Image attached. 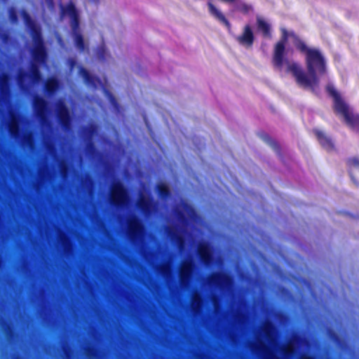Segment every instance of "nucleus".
I'll use <instances>...</instances> for the list:
<instances>
[{
	"label": "nucleus",
	"instance_id": "1",
	"mask_svg": "<svg viewBox=\"0 0 359 359\" xmlns=\"http://www.w3.org/2000/svg\"><path fill=\"white\" fill-rule=\"evenodd\" d=\"M282 36L276 43L272 64L279 72L291 73L297 84L314 90L318 86L319 76L325 72V61L319 50L308 48L292 32L280 29Z\"/></svg>",
	"mask_w": 359,
	"mask_h": 359
},
{
	"label": "nucleus",
	"instance_id": "2",
	"mask_svg": "<svg viewBox=\"0 0 359 359\" xmlns=\"http://www.w3.org/2000/svg\"><path fill=\"white\" fill-rule=\"evenodd\" d=\"M22 16L25 26L29 30L33 42L31 55L34 62L31 65L29 76L34 83H38L42 79L39 65L46 64L48 51L40 27L36 24L27 11H22Z\"/></svg>",
	"mask_w": 359,
	"mask_h": 359
},
{
	"label": "nucleus",
	"instance_id": "3",
	"mask_svg": "<svg viewBox=\"0 0 359 359\" xmlns=\"http://www.w3.org/2000/svg\"><path fill=\"white\" fill-rule=\"evenodd\" d=\"M250 348L261 359H280L276 352L280 351L285 355L292 353L293 348L290 346H280L276 341L274 326L270 322L265 323L256 333L255 341L250 343Z\"/></svg>",
	"mask_w": 359,
	"mask_h": 359
},
{
	"label": "nucleus",
	"instance_id": "4",
	"mask_svg": "<svg viewBox=\"0 0 359 359\" xmlns=\"http://www.w3.org/2000/svg\"><path fill=\"white\" fill-rule=\"evenodd\" d=\"M84 224V358L90 359V208H83Z\"/></svg>",
	"mask_w": 359,
	"mask_h": 359
},
{
	"label": "nucleus",
	"instance_id": "5",
	"mask_svg": "<svg viewBox=\"0 0 359 359\" xmlns=\"http://www.w3.org/2000/svg\"><path fill=\"white\" fill-rule=\"evenodd\" d=\"M175 212L178 224L177 226H168L166 231L170 239L182 250L185 245L189 224L196 222L198 216L194 208L184 201L177 207Z\"/></svg>",
	"mask_w": 359,
	"mask_h": 359
},
{
	"label": "nucleus",
	"instance_id": "6",
	"mask_svg": "<svg viewBox=\"0 0 359 359\" xmlns=\"http://www.w3.org/2000/svg\"><path fill=\"white\" fill-rule=\"evenodd\" d=\"M111 35V32L108 26L98 22H91V64L97 62L104 65L112 61V56L105 43Z\"/></svg>",
	"mask_w": 359,
	"mask_h": 359
},
{
	"label": "nucleus",
	"instance_id": "7",
	"mask_svg": "<svg viewBox=\"0 0 359 359\" xmlns=\"http://www.w3.org/2000/svg\"><path fill=\"white\" fill-rule=\"evenodd\" d=\"M326 89L332 97L334 111L341 114L348 125L359 131V114H353L351 112L341 95L335 90L332 84H328Z\"/></svg>",
	"mask_w": 359,
	"mask_h": 359
},
{
	"label": "nucleus",
	"instance_id": "8",
	"mask_svg": "<svg viewBox=\"0 0 359 359\" xmlns=\"http://www.w3.org/2000/svg\"><path fill=\"white\" fill-rule=\"evenodd\" d=\"M60 15L62 18L66 15L69 17L74 44L79 49L83 50L84 40L80 31L79 13L74 4L69 1L66 6L60 5Z\"/></svg>",
	"mask_w": 359,
	"mask_h": 359
},
{
	"label": "nucleus",
	"instance_id": "9",
	"mask_svg": "<svg viewBox=\"0 0 359 359\" xmlns=\"http://www.w3.org/2000/svg\"><path fill=\"white\" fill-rule=\"evenodd\" d=\"M91 89L95 88L97 91L100 92L110 103L113 110L115 112H120L119 105L116 97L111 93V88L107 83L104 75L95 76L91 73Z\"/></svg>",
	"mask_w": 359,
	"mask_h": 359
},
{
	"label": "nucleus",
	"instance_id": "10",
	"mask_svg": "<svg viewBox=\"0 0 359 359\" xmlns=\"http://www.w3.org/2000/svg\"><path fill=\"white\" fill-rule=\"evenodd\" d=\"M109 201L115 205H127L129 202V196L127 190L119 182H115L111 188Z\"/></svg>",
	"mask_w": 359,
	"mask_h": 359
},
{
	"label": "nucleus",
	"instance_id": "11",
	"mask_svg": "<svg viewBox=\"0 0 359 359\" xmlns=\"http://www.w3.org/2000/svg\"><path fill=\"white\" fill-rule=\"evenodd\" d=\"M128 236L133 243L142 242L144 229L140 220L135 216L128 219Z\"/></svg>",
	"mask_w": 359,
	"mask_h": 359
},
{
	"label": "nucleus",
	"instance_id": "12",
	"mask_svg": "<svg viewBox=\"0 0 359 359\" xmlns=\"http://www.w3.org/2000/svg\"><path fill=\"white\" fill-rule=\"evenodd\" d=\"M206 282L210 285H214L221 290L230 291L232 288L233 281L230 276L223 273H215L209 276Z\"/></svg>",
	"mask_w": 359,
	"mask_h": 359
},
{
	"label": "nucleus",
	"instance_id": "13",
	"mask_svg": "<svg viewBox=\"0 0 359 359\" xmlns=\"http://www.w3.org/2000/svg\"><path fill=\"white\" fill-rule=\"evenodd\" d=\"M194 267V264L191 258L183 262L181 265L179 276L180 285L184 289H187L189 286Z\"/></svg>",
	"mask_w": 359,
	"mask_h": 359
},
{
	"label": "nucleus",
	"instance_id": "14",
	"mask_svg": "<svg viewBox=\"0 0 359 359\" xmlns=\"http://www.w3.org/2000/svg\"><path fill=\"white\" fill-rule=\"evenodd\" d=\"M33 108L36 116L41 121H45L48 117V103L41 96H36L33 100Z\"/></svg>",
	"mask_w": 359,
	"mask_h": 359
},
{
	"label": "nucleus",
	"instance_id": "15",
	"mask_svg": "<svg viewBox=\"0 0 359 359\" xmlns=\"http://www.w3.org/2000/svg\"><path fill=\"white\" fill-rule=\"evenodd\" d=\"M137 205L145 215H149L155 210V205L150 194L146 190L140 192Z\"/></svg>",
	"mask_w": 359,
	"mask_h": 359
},
{
	"label": "nucleus",
	"instance_id": "16",
	"mask_svg": "<svg viewBox=\"0 0 359 359\" xmlns=\"http://www.w3.org/2000/svg\"><path fill=\"white\" fill-rule=\"evenodd\" d=\"M197 250L201 261L206 266H209L212 262L213 255L211 246L207 243L202 242L198 244Z\"/></svg>",
	"mask_w": 359,
	"mask_h": 359
},
{
	"label": "nucleus",
	"instance_id": "17",
	"mask_svg": "<svg viewBox=\"0 0 359 359\" xmlns=\"http://www.w3.org/2000/svg\"><path fill=\"white\" fill-rule=\"evenodd\" d=\"M237 41L242 46L249 48L254 41V34L250 25H245L243 33L237 37Z\"/></svg>",
	"mask_w": 359,
	"mask_h": 359
},
{
	"label": "nucleus",
	"instance_id": "18",
	"mask_svg": "<svg viewBox=\"0 0 359 359\" xmlns=\"http://www.w3.org/2000/svg\"><path fill=\"white\" fill-rule=\"evenodd\" d=\"M257 31L260 32L263 36L265 38H271V25L262 17L257 16Z\"/></svg>",
	"mask_w": 359,
	"mask_h": 359
},
{
	"label": "nucleus",
	"instance_id": "19",
	"mask_svg": "<svg viewBox=\"0 0 359 359\" xmlns=\"http://www.w3.org/2000/svg\"><path fill=\"white\" fill-rule=\"evenodd\" d=\"M208 11L212 16L217 20L220 23L224 25L226 27H229L230 24L229 21L226 19L223 13L212 4V3L208 1Z\"/></svg>",
	"mask_w": 359,
	"mask_h": 359
},
{
	"label": "nucleus",
	"instance_id": "20",
	"mask_svg": "<svg viewBox=\"0 0 359 359\" xmlns=\"http://www.w3.org/2000/svg\"><path fill=\"white\" fill-rule=\"evenodd\" d=\"M316 135L321 146L327 151H331L334 148V144L330 137H327L324 133L316 130Z\"/></svg>",
	"mask_w": 359,
	"mask_h": 359
},
{
	"label": "nucleus",
	"instance_id": "21",
	"mask_svg": "<svg viewBox=\"0 0 359 359\" xmlns=\"http://www.w3.org/2000/svg\"><path fill=\"white\" fill-rule=\"evenodd\" d=\"M60 83L57 78L50 77L44 83V90L50 95H53L59 88Z\"/></svg>",
	"mask_w": 359,
	"mask_h": 359
},
{
	"label": "nucleus",
	"instance_id": "22",
	"mask_svg": "<svg viewBox=\"0 0 359 359\" xmlns=\"http://www.w3.org/2000/svg\"><path fill=\"white\" fill-rule=\"evenodd\" d=\"M202 306V299L201 295L198 292H194L192 295L191 307L195 314H198L201 311Z\"/></svg>",
	"mask_w": 359,
	"mask_h": 359
},
{
	"label": "nucleus",
	"instance_id": "23",
	"mask_svg": "<svg viewBox=\"0 0 359 359\" xmlns=\"http://www.w3.org/2000/svg\"><path fill=\"white\" fill-rule=\"evenodd\" d=\"M84 152L87 158H90V123L84 128Z\"/></svg>",
	"mask_w": 359,
	"mask_h": 359
},
{
	"label": "nucleus",
	"instance_id": "24",
	"mask_svg": "<svg viewBox=\"0 0 359 359\" xmlns=\"http://www.w3.org/2000/svg\"><path fill=\"white\" fill-rule=\"evenodd\" d=\"M57 117L59 121L62 124H66L69 121V114L67 108L65 105L59 107L57 111Z\"/></svg>",
	"mask_w": 359,
	"mask_h": 359
},
{
	"label": "nucleus",
	"instance_id": "25",
	"mask_svg": "<svg viewBox=\"0 0 359 359\" xmlns=\"http://www.w3.org/2000/svg\"><path fill=\"white\" fill-rule=\"evenodd\" d=\"M234 8L236 11H241L244 14L252 11V6L242 0H237L234 4Z\"/></svg>",
	"mask_w": 359,
	"mask_h": 359
},
{
	"label": "nucleus",
	"instance_id": "26",
	"mask_svg": "<svg viewBox=\"0 0 359 359\" xmlns=\"http://www.w3.org/2000/svg\"><path fill=\"white\" fill-rule=\"evenodd\" d=\"M157 269L165 278H169L171 276V262H166L158 266Z\"/></svg>",
	"mask_w": 359,
	"mask_h": 359
},
{
	"label": "nucleus",
	"instance_id": "27",
	"mask_svg": "<svg viewBox=\"0 0 359 359\" xmlns=\"http://www.w3.org/2000/svg\"><path fill=\"white\" fill-rule=\"evenodd\" d=\"M348 165L349 168V175L352 180L354 181L353 172L356 170H359V158H352L348 160Z\"/></svg>",
	"mask_w": 359,
	"mask_h": 359
},
{
	"label": "nucleus",
	"instance_id": "28",
	"mask_svg": "<svg viewBox=\"0 0 359 359\" xmlns=\"http://www.w3.org/2000/svg\"><path fill=\"white\" fill-rule=\"evenodd\" d=\"M158 191L159 192L160 196L164 198L169 196L170 191L168 186L165 184H159L157 187Z\"/></svg>",
	"mask_w": 359,
	"mask_h": 359
},
{
	"label": "nucleus",
	"instance_id": "29",
	"mask_svg": "<svg viewBox=\"0 0 359 359\" xmlns=\"http://www.w3.org/2000/svg\"><path fill=\"white\" fill-rule=\"evenodd\" d=\"M8 17H9L10 20L13 23L16 22L18 21V13L14 8H11L9 9Z\"/></svg>",
	"mask_w": 359,
	"mask_h": 359
},
{
	"label": "nucleus",
	"instance_id": "30",
	"mask_svg": "<svg viewBox=\"0 0 359 359\" xmlns=\"http://www.w3.org/2000/svg\"><path fill=\"white\" fill-rule=\"evenodd\" d=\"M80 72L83 76L85 83L87 85H90V71L84 69L83 67H80Z\"/></svg>",
	"mask_w": 359,
	"mask_h": 359
},
{
	"label": "nucleus",
	"instance_id": "31",
	"mask_svg": "<svg viewBox=\"0 0 359 359\" xmlns=\"http://www.w3.org/2000/svg\"><path fill=\"white\" fill-rule=\"evenodd\" d=\"M90 128H91V158H92L94 154V151H95V148H94V145L93 143V140L94 138L95 133H96V130H97L96 126L92 122H91Z\"/></svg>",
	"mask_w": 359,
	"mask_h": 359
},
{
	"label": "nucleus",
	"instance_id": "32",
	"mask_svg": "<svg viewBox=\"0 0 359 359\" xmlns=\"http://www.w3.org/2000/svg\"><path fill=\"white\" fill-rule=\"evenodd\" d=\"M19 127L18 123L12 122L9 126V132L12 135H17L19 134Z\"/></svg>",
	"mask_w": 359,
	"mask_h": 359
},
{
	"label": "nucleus",
	"instance_id": "33",
	"mask_svg": "<svg viewBox=\"0 0 359 359\" xmlns=\"http://www.w3.org/2000/svg\"><path fill=\"white\" fill-rule=\"evenodd\" d=\"M104 2V0H91V8L93 6L98 7L100 5H102Z\"/></svg>",
	"mask_w": 359,
	"mask_h": 359
},
{
	"label": "nucleus",
	"instance_id": "34",
	"mask_svg": "<svg viewBox=\"0 0 359 359\" xmlns=\"http://www.w3.org/2000/svg\"><path fill=\"white\" fill-rule=\"evenodd\" d=\"M265 141L267 142V144H269L273 149H276V143L272 140H271L269 137H266Z\"/></svg>",
	"mask_w": 359,
	"mask_h": 359
},
{
	"label": "nucleus",
	"instance_id": "35",
	"mask_svg": "<svg viewBox=\"0 0 359 359\" xmlns=\"http://www.w3.org/2000/svg\"><path fill=\"white\" fill-rule=\"evenodd\" d=\"M76 60L73 58H70L68 60V64L71 70L73 69V68L76 65Z\"/></svg>",
	"mask_w": 359,
	"mask_h": 359
},
{
	"label": "nucleus",
	"instance_id": "36",
	"mask_svg": "<svg viewBox=\"0 0 359 359\" xmlns=\"http://www.w3.org/2000/svg\"><path fill=\"white\" fill-rule=\"evenodd\" d=\"M27 74L25 72L20 73L18 76V81L20 83H21L24 79L27 77Z\"/></svg>",
	"mask_w": 359,
	"mask_h": 359
},
{
	"label": "nucleus",
	"instance_id": "37",
	"mask_svg": "<svg viewBox=\"0 0 359 359\" xmlns=\"http://www.w3.org/2000/svg\"><path fill=\"white\" fill-rule=\"evenodd\" d=\"M212 302L215 311H217L219 309V301L216 297H212Z\"/></svg>",
	"mask_w": 359,
	"mask_h": 359
},
{
	"label": "nucleus",
	"instance_id": "38",
	"mask_svg": "<svg viewBox=\"0 0 359 359\" xmlns=\"http://www.w3.org/2000/svg\"><path fill=\"white\" fill-rule=\"evenodd\" d=\"M222 1L229 3V4H233V5H234L237 0H222Z\"/></svg>",
	"mask_w": 359,
	"mask_h": 359
},
{
	"label": "nucleus",
	"instance_id": "39",
	"mask_svg": "<svg viewBox=\"0 0 359 359\" xmlns=\"http://www.w3.org/2000/svg\"><path fill=\"white\" fill-rule=\"evenodd\" d=\"M46 1L50 6H53L54 4L53 0H46Z\"/></svg>",
	"mask_w": 359,
	"mask_h": 359
},
{
	"label": "nucleus",
	"instance_id": "40",
	"mask_svg": "<svg viewBox=\"0 0 359 359\" xmlns=\"http://www.w3.org/2000/svg\"><path fill=\"white\" fill-rule=\"evenodd\" d=\"M300 359H313L312 358L307 355H302Z\"/></svg>",
	"mask_w": 359,
	"mask_h": 359
},
{
	"label": "nucleus",
	"instance_id": "41",
	"mask_svg": "<svg viewBox=\"0 0 359 359\" xmlns=\"http://www.w3.org/2000/svg\"><path fill=\"white\" fill-rule=\"evenodd\" d=\"M90 355H91V359H93V348H91V353H90Z\"/></svg>",
	"mask_w": 359,
	"mask_h": 359
},
{
	"label": "nucleus",
	"instance_id": "42",
	"mask_svg": "<svg viewBox=\"0 0 359 359\" xmlns=\"http://www.w3.org/2000/svg\"><path fill=\"white\" fill-rule=\"evenodd\" d=\"M7 328L11 331V328L8 324H6Z\"/></svg>",
	"mask_w": 359,
	"mask_h": 359
},
{
	"label": "nucleus",
	"instance_id": "43",
	"mask_svg": "<svg viewBox=\"0 0 359 359\" xmlns=\"http://www.w3.org/2000/svg\"><path fill=\"white\" fill-rule=\"evenodd\" d=\"M219 264H222V259H220V258H219Z\"/></svg>",
	"mask_w": 359,
	"mask_h": 359
},
{
	"label": "nucleus",
	"instance_id": "44",
	"mask_svg": "<svg viewBox=\"0 0 359 359\" xmlns=\"http://www.w3.org/2000/svg\"><path fill=\"white\" fill-rule=\"evenodd\" d=\"M90 297H91V304L93 303V294H90Z\"/></svg>",
	"mask_w": 359,
	"mask_h": 359
},
{
	"label": "nucleus",
	"instance_id": "45",
	"mask_svg": "<svg viewBox=\"0 0 359 359\" xmlns=\"http://www.w3.org/2000/svg\"><path fill=\"white\" fill-rule=\"evenodd\" d=\"M15 359H22V358L21 357L18 356L15 358Z\"/></svg>",
	"mask_w": 359,
	"mask_h": 359
},
{
	"label": "nucleus",
	"instance_id": "46",
	"mask_svg": "<svg viewBox=\"0 0 359 359\" xmlns=\"http://www.w3.org/2000/svg\"><path fill=\"white\" fill-rule=\"evenodd\" d=\"M93 213L91 212V216H90L91 221L93 220Z\"/></svg>",
	"mask_w": 359,
	"mask_h": 359
},
{
	"label": "nucleus",
	"instance_id": "47",
	"mask_svg": "<svg viewBox=\"0 0 359 359\" xmlns=\"http://www.w3.org/2000/svg\"><path fill=\"white\" fill-rule=\"evenodd\" d=\"M60 315L65 314V313H60ZM73 314H76V313H74Z\"/></svg>",
	"mask_w": 359,
	"mask_h": 359
},
{
	"label": "nucleus",
	"instance_id": "48",
	"mask_svg": "<svg viewBox=\"0 0 359 359\" xmlns=\"http://www.w3.org/2000/svg\"><path fill=\"white\" fill-rule=\"evenodd\" d=\"M91 338L93 337V330H91V334H90Z\"/></svg>",
	"mask_w": 359,
	"mask_h": 359
},
{
	"label": "nucleus",
	"instance_id": "49",
	"mask_svg": "<svg viewBox=\"0 0 359 359\" xmlns=\"http://www.w3.org/2000/svg\"><path fill=\"white\" fill-rule=\"evenodd\" d=\"M90 102H91V105H92L93 104V98L92 97H91Z\"/></svg>",
	"mask_w": 359,
	"mask_h": 359
},
{
	"label": "nucleus",
	"instance_id": "50",
	"mask_svg": "<svg viewBox=\"0 0 359 359\" xmlns=\"http://www.w3.org/2000/svg\"><path fill=\"white\" fill-rule=\"evenodd\" d=\"M90 186H91V187L93 186V184H92V183L90 184Z\"/></svg>",
	"mask_w": 359,
	"mask_h": 359
}]
</instances>
